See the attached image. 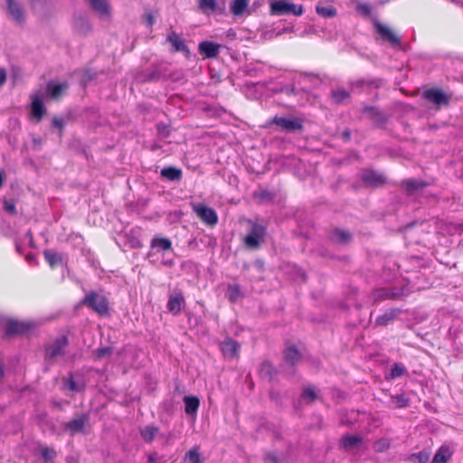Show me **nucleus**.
<instances>
[{"label":"nucleus","instance_id":"nucleus-1","mask_svg":"<svg viewBox=\"0 0 463 463\" xmlns=\"http://www.w3.org/2000/svg\"><path fill=\"white\" fill-rule=\"evenodd\" d=\"M304 8L301 5H296L288 0H270L269 13L271 15L279 16L294 14L299 16L303 14Z\"/></svg>","mask_w":463,"mask_h":463},{"label":"nucleus","instance_id":"nucleus-2","mask_svg":"<svg viewBox=\"0 0 463 463\" xmlns=\"http://www.w3.org/2000/svg\"><path fill=\"white\" fill-rule=\"evenodd\" d=\"M250 228L249 233L244 238V244L249 249H258L264 241L266 235V227L260 223L250 222Z\"/></svg>","mask_w":463,"mask_h":463},{"label":"nucleus","instance_id":"nucleus-3","mask_svg":"<svg viewBox=\"0 0 463 463\" xmlns=\"http://www.w3.org/2000/svg\"><path fill=\"white\" fill-rule=\"evenodd\" d=\"M34 326L30 321H20L14 318L5 317L3 328L6 335H21L28 332Z\"/></svg>","mask_w":463,"mask_h":463},{"label":"nucleus","instance_id":"nucleus-4","mask_svg":"<svg viewBox=\"0 0 463 463\" xmlns=\"http://www.w3.org/2000/svg\"><path fill=\"white\" fill-rule=\"evenodd\" d=\"M191 207L197 217L206 225L214 226L218 222V216L213 209L203 203H192Z\"/></svg>","mask_w":463,"mask_h":463},{"label":"nucleus","instance_id":"nucleus-5","mask_svg":"<svg viewBox=\"0 0 463 463\" xmlns=\"http://www.w3.org/2000/svg\"><path fill=\"white\" fill-rule=\"evenodd\" d=\"M82 302L100 315L108 312V301L102 295L91 292L84 298Z\"/></svg>","mask_w":463,"mask_h":463},{"label":"nucleus","instance_id":"nucleus-6","mask_svg":"<svg viewBox=\"0 0 463 463\" xmlns=\"http://www.w3.org/2000/svg\"><path fill=\"white\" fill-rule=\"evenodd\" d=\"M271 123L275 124L280 130L294 132L302 129V121L299 118L289 117H274Z\"/></svg>","mask_w":463,"mask_h":463},{"label":"nucleus","instance_id":"nucleus-7","mask_svg":"<svg viewBox=\"0 0 463 463\" xmlns=\"http://www.w3.org/2000/svg\"><path fill=\"white\" fill-rule=\"evenodd\" d=\"M6 10L9 17L17 24L25 21V13L22 5L16 0H5Z\"/></svg>","mask_w":463,"mask_h":463},{"label":"nucleus","instance_id":"nucleus-8","mask_svg":"<svg viewBox=\"0 0 463 463\" xmlns=\"http://www.w3.org/2000/svg\"><path fill=\"white\" fill-rule=\"evenodd\" d=\"M422 97L436 106L446 105L449 98L439 89H429L422 93Z\"/></svg>","mask_w":463,"mask_h":463},{"label":"nucleus","instance_id":"nucleus-9","mask_svg":"<svg viewBox=\"0 0 463 463\" xmlns=\"http://www.w3.org/2000/svg\"><path fill=\"white\" fill-rule=\"evenodd\" d=\"M68 340L66 336L59 337L53 344L49 345L46 349V358L56 359L64 354V349L67 346Z\"/></svg>","mask_w":463,"mask_h":463},{"label":"nucleus","instance_id":"nucleus-10","mask_svg":"<svg viewBox=\"0 0 463 463\" xmlns=\"http://www.w3.org/2000/svg\"><path fill=\"white\" fill-rule=\"evenodd\" d=\"M375 28L380 36L392 46L400 45V38L394 33V32L387 25L381 23L375 24Z\"/></svg>","mask_w":463,"mask_h":463},{"label":"nucleus","instance_id":"nucleus-11","mask_svg":"<svg viewBox=\"0 0 463 463\" xmlns=\"http://www.w3.org/2000/svg\"><path fill=\"white\" fill-rule=\"evenodd\" d=\"M221 350L225 358L234 359L239 356L240 344L232 338H226L221 344Z\"/></svg>","mask_w":463,"mask_h":463},{"label":"nucleus","instance_id":"nucleus-12","mask_svg":"<svg viewBox=\"0 0 463 463\" xmlns=\"http://www.w3.org/2000/svg\"><path fill=\"white\" fill-rule=\"evenodd\" d=\"M45 108L43 105V94L42 93H34L32 95V104H31V112L32 116L36 118V121L39 122L43 116L45 114Z\"/></svg>","mask_w":463,"mask_h":463},{"label":"nucleus","instance_id":"nucleus-13","mask_svg":"<svg viewBox=\"0 0 463 463\" xmlns=\"http://www.w3.org/2000/svg\"><path fill=\"white\" fill-rule=\"evenodd\" d=\"M221 45L210 41H203L199 43V52L204 56V58L212 59L216 58L220 53Z\"/></svg>","mask_w":463,"mask_h":463},{"label":"nucleus","instance_id":"nucleus-14","mask_svg":"<svg viewBox=\"0 0 463 463\" xmlns=\"http://www.w3.org/2000/svg\"><path fill=\"white\" fill-rule=\"evenodd\" d=\"M184 304V298L180 291H175L170 294L167 302V309L173 315L180 313L183 305Z\"/></svg>","mask_w":463,"mask_h":463},{"label":"nucleus","instance_id":"nucleus-15","mask_svg":"<svg viewBox=\"0 0 463 463\" xmlns=\"http://www.w3.org/2000/svg\"><path fill=\"white\" fill-rule=\"evenodd\" d=\"M89 418L86 415L73 419L65 424V430L68 431L71 436L82 432Z\"/></svg>","mask_w":463,"mask_h":463},{"label":"nucleus","instance_id":"nucleus-16","mask_svg":"<svg viewBox=\"0 0 463 463\" xmlns=\"http://www.w3.org/2000/svg\"><path fill=\"white\" fill-rule=\"evenodd\" d=\"M72 25L75 32L81 35H85L91 31V24L89 19L83 14L74 15Z\"/></svg>","mask_w":463,"mask_h":463},{"label":"nucleus","instance_id":"nucleus-17","mask_svg":"<svg viewBox=\"0 0 463 463\" xmlns=\"http://www.w3.org/2000/svg\"><path fill=\"white\" fill-rule=\"evenodd\" d=\"M166 40L171 43L175 51L183 52L186 54L189 53V50L185 45L184 41L175 31H171L167 34Z\"/></svg>","mask_w":463,"mask_h":463},{"label":"nucleus","instance_id":"nucleus-18","mask_svg":"<svg viewBox=\"0 0 463 463\" xmlns=\"http://www.w3.org/2000/svg\"><path fill=\"white\" fill-rule=\"evenodd\" d=\"M363 181L370 186H377L384 182V176L375 171L366 170L362 175Z\"/></svg>","mask_w":463,"mask_h":463},{"label":"nucleus","instance_id":"nucleus-19","mask_svg":"<svg viewBox=\"0 0 463 463\" xmlns=\"http://www.w3.org/2000/svg\"><path fill=\"white\" fill-rule=\"evenodd\" d=\"M89 2L101 18H107L110 15V6L107 0H89Z\"/></svg>","mask_w":463,"mask_h":463},{"label":"nucleus","instance_id":"nucleus-20","mask_svg":"<svg viewBox=\"0 0 463 463\" xmlns=\"http://www.w3.org/2000/svg\"><path fill=\"white\" fill-rule=\"evenodd\" d=\"M451 456V449L447 445H442L434 455L431 463H447Z\"/></svg>","mask_w":463,"mask_h":463},{"label":"nucleus","instance_id":"nucleus-21","mask_svg":"<svg viewBox=\"0 0 463 463\" xmlns=\"http://www.w3.org/2000/svg\"><path fill=\"white\" fill-rule=\"evenodd\" d=\"M400 314V309L398 308H392L383 315L379 316L376 320L375 324L377 326H387L390 322L393 321Z\"/></svg>","mask_w":463,"mask_h":463},{"label":"nucleus","instance_id":"nucleus-22","mask_svg":"<svg viewBox=\"0 0 463 463\" xmlns=\"http://www.w3.org/2000/svg\"><path fill=\"white\" fill-rule=\"evenodd\" d=\"M249 0H232L230 4L231 13L234 16L242 15L248 9Z\"/></svg>","mask_w":463,"mask_h":463},{"label":"nucleus","instance_id":"nucleus-23","mask_svg":"<svg viewBox=\"0 0 463 463\" xmlns=\"http://www.w3.org/2000/svg\"><path fill=\"white\" fill-rule=\"evenodd\" d=\"M388 406L392 409L405 408L409 406V398L404 393L392 395Z\"/></svg>","mask_w":463,"mask_h":463},{"label":"nucleus","instance_id":"nucleus-24","mask_svg":"<svg viewBox=\"0 0 463 463\" xmlns=\"http://www.w3.org/2000/svg\"><path fill=\"white\" fill-rule=\"evenodd\" d=\"M184 402L185 405V413L186 414H195L199 405L200 401L196 396H185L184 398Z\"/></svg>","mask_w":463,"mask_h":463},{"label":"nucleus","instance_id":"nucleus-25","mask_svg":"<svg viewBox=\"0 0 463 463\" xmlns=\"http://www.w3.org/2000/svg\"><path fill=\"white\" fill-rule=\"evenodd\" d=\"M362 442L361 437L357 435H346L342 438L341 445L345 449H352L358 447Z\"/></svg>","mask_w":463,"mask_h":463},{"label":"nucleus","instance_id":"nucleus-26","mask_svg":"<svg viewBox=\"0 0 463 463\" xmlns=\"http://www.w3.org/2000/svg\"><path fill=\"white\" fill-rule=\"evenodd\" d=\"M151 248L160 250H170L172 249V242L167 238L156 237L151 241Z\"/></svg>","mask_w":463,"mask_h":463},{"label":"nucleus","instance_id":"nucleus-27","mask_svg":"<svg viewBox=\"0 0 463 463\" xmlns=\"http://www.w3.org/2000/svg\"><path fill=\"white\" fill-rule=\"evenodd\" d=\"M67 89H68L67 83H61V84L49 83L47 85V91H48L49 95L53 99H58L59 97H61Z\"/></svg>","mask_w":463,"mask_h":463},{"label":"nucleus","instance_id":"nucleus-28","mask_svg":"<svg viewBox=\"0 0 463 463\" xmlns=\"http://www.w3.org/2000/svg\"><path fill=\"white\" fill-rule=\"evenodd\" d=\"M316 12L322 17L332 18L337 14V10L332 5H317Z\"/></svg>","mask_w":463,"mask_h":463},{"label":"nucleus","instance_id":"nucleus-29","mask_svg":"<svg viewBox=\"0 0 463 463\" xmlns=\"http://www.w3.org/2000/svg\"><path fill=\"white\" fill-rule=\"evenodd\" d=\"M161 175L167 180H179L182 176V171L175 167H165L161 170Z\"/></svg>","mask_w":463,"mask_h":463},{"label":"nucleus","instance_id":"nucleus-30","mask_svg":"<svg viewBox=\"0 0 463 463\" xmlns=\"http://www.w3.org/2000/svg\"><path fill=\"white\" fill-rule=\"evenodd\" d=\"M158 433V428L148 425L141 430V437L146 442H152Z\"/></svg>","mask_w":463,"mask_h":463},{"label":"nucleus","instance_id":"nucleus-31","mask_svg":"<svg viewBox=\"0 0 463 463\" xmlns=\"http://www.w3.org/2000/svg\"><path fill=\"white\" fill-rule=\"evenodd\" d=\"M402 185L408 194H413L414 192L421 189L425 184L421 181L408 179L402 182Z\"/></svg>","mask_w":463,"mask_h":463},{"label":"nucleus","instance_id":"nucleus-32","mask_svg":"<svg viewBox=\"0 0 463 463\" xmlns=\"http://www.w3.org/2000/svg\"><path fill=\"white\" fill-rule=\"evenodd\" d=\"M300 358L299 352L295 346H288L285 350V361L289 364H295Z\"/></svg>","mask_w":463,"mask_h":463},{"label":"nucleus","instance_id":"nucleus-33","mask_svg":"<svg viewBox=\"0 0 463 463\" xmlns=\"http://www.w3.org/2000/svg\"><path fill=\"white\" fill-rule=\"evenodd\" d=\"M44 258L52 268L61 262V255L51 250L44 251Z\"/></svg>","mask_w":463,"mask_h":463},{"label":"nucleus","instance_id":"nucleus-34","mask_svg":"<svg viewBox=\"0 0 463 463\" xmlns=\"http://www.w3.org/2000/svg\"><path fill=\"white\" fill-rule=\"evenodd\" d=\"M241 297V291L238 285L230 284L227 288V298L231 302H236Z\"/></svg>","mask_w":463,"mask_h":463},{"label":"nucleus","instance_id":"nucleus-35","mask_svg":"<svg viewBox=\"0 0 463 463\" xmlns=\"http://www.w3.org/2000/svg\"><path fill=\"white\" fill-rule=\"evenodd\" d=\"M66 387L72 392H81L85 388V383L81 380H75L72 376L67 380Z\"/></svg>","mask_w":463,"mask_h":463},{"label":"nucleus","instance_id":"nucleus-36","mask_svg":"<svg viewBox=\"0 0 463 463\" xmlns=\"http://www.w3.org/2000/svg\"><path fill=\"white\" fill-rule=\"evenodd\" d=\"M317 398L315 389L308 387L303 391L301 401L307 404L311 403Z\"/></svg>","mask_w":463,"mask_h":463},{"label":"nucleus","instance_id":"nucleus-37","mask_svg":"<svg viewBox=\"0 0 463 463\" xmlns=\"http://www.w3.org/2000/svg\"><path fill=\"white\" fill-rule=\"evenodd\" d=\"M185 458L188 459L190 463H203L198 447H194L191 449L185 454Z\"/></svg>","mask_w":463,"mask_h":463},{"label":"nucleus","instance_id":"nucleus-38","mask_svg":"<svg viewBox=\"0 0 463 463\" xmlns=\"http://www.w3.org/2000/svg\"><path fill=\"white\" fill-rule=\"evenodd\" d=\"M199 7L203 13H207L208 11L213 12L216 9V1L215 0H200Z\"/></svg>","mask_w":463,"mask_h":463},{"label":"nucleus","instance_id":"nucleus-39","mask_svg":"<svg viewBox=\"0 0 463 463\" xmlns=\"http://www.w3.org/2000/svg\"><path fill=\"white\" fill-rule=\"evenodd\" d=\"M350 233L345 231L336 230L333 234V239L336 242L345 243L350 240Z\"/></svg>","mask_w":463,"mask_h":463},{"label":"nucleus","instance_id":"nucleus-40","mask_svg":"<svg viewBox=\"0 0 463 463\" xmlns=\"http://www.w3.org/2000/svg\"><path fill=\"white\" fill-rule=\"evenodd\" d=\"M430 458V454L426 451H420L411 456V463H426Z\"/></svg>","mask_w":463,"mask_h":463},{"label":"nucleus","instance_id":"nucleus-41","mask_svg":"<svg viewBox=\"0 0 463 463\" xmlns=\"http://www.w3.org/2000/svg\"><path fill=\"white\" fill-rule=\"evenodd\" d=\"M332 97L335 102L341 103L349 97V94L344 89H337L333 91Z\"/></svg>","mask_w":463,"mask_h":463},{"label":"nucleus","instance_id":"nucleus-42","mask_svg":"<svg viewBox=\"0 0 463 463\" xmlns=\"http://www.w3.org/2000/svg\"><path fill=\"white\" fill-rule=\"evenodd\" d=\"M390 445L391 442L388 439H381L374 443L373 449L377 452H383L390 448Z\"/></svg>","mask_w":463,"mask_h":463},{"label":"nucleus","instance_id":"nucleus-43","mask_svg":"<svg viewBox=\"0 0 463 463\" xmlns=\"http://www.w3.org/2000/svg\"><path fill=\"white\" fill-rule=\"evenodd\" d=\"M406 370L403 365L396 364L393 365V367L391 370L390 378L395 379L398 377H401L405 373Z\"/></svg>","mask_w":463,"mask_h":463},{"label":"nucleus","instance_id":"nucleus-44","mask_svg":"<svg viewBox=\"0 0 463 463\" xmlns=\"http://www.w3.org/2000/svg\"><path fill=\"white\" fill-rule=\"evenodd\" d=\"M273 371H274L273 366L271 365V364H269L268 362L263 363L260 369V374L264 377H269V378L272 377Z\"/></svg>","mask_w":463,"mask_h":463},{"label":"nucleus","instance_id":"nucleus-45","mask_svg":"<svg viewBox=\"0 0 463 463\" xmlns=\"http://www.w3.org/2000/svg\"><path fill=\"white\" fill-rule=\"evenodd\" d=\"M56 456V452L52 449H50V448H43L42 449V457L46 460V461H51Z\"/></svg>","mask_w":463,"mask_h":463},{"label":"nucleus","instance_id":"nucleus-46","mask_svg":"<svg viewBox=\"0 0 463 463\" xmlns=\"http://www.w3.org/2000/svg\"><path fill=\"white\" fill-rule=\"evenodd\" d=\"M378 297L383 298H397L399 296L398 293L395 292H390L386 289H381L377 292Z\"/></svg>","mask_w":463,"mask_h":463},{"label":"nucleus","instance_id":"nucleus-47","mask_svg":"<svg viewBox=\"0 0 463 463\" xmlns=\"http://www.w3.org/2000/svg\"><path fill=\"white\" fill-rule=\"evenodd\" d=\"M95 354L98 358H103L111 354V348L110 347L99 348L95 351Z\"/></svg>","mask_w":463,"mask_h":463},{"label":"nucleus","instance_id":"nucleus-48","mask_svg":"<svg viewBox=\"0 0 463 463\" xmlns=\"http://www.w3.org/2000/svg\"><path fill=\"white\" fill-rule=\"evenodd\" d=\"M4 209L11 214H14L16 212L15 204L13 202H9V201H5Z\"/></svg>","mask_w":463,"mask_h":463},{"label":"nucleus","instance_id":"nucleus-49","mask_svg":"<svg viewBox=\"0 0 463 463\" xmlns=\"http://www.w3.org/2000/svg\"><path fill=\"white\" fill-rule=\"evenodd\" d=\"M143 19L147 26L151 27L155 24V17L151 13H146L143 15Z\"/></svg>","mask_w":463,"mask_h":463},{"label":"nucleus","instance_id":"nucleus-50","mask_svg":"<svg viewBox=\"0 0 463 463\" xmlns=\"http://www.w3.org/2000/svg\"><path fill=\"white\" fill-rule=\"evenodd\" d=\"M357 10L360 11L361 13H363L365 15H368L371 13V7L367 4H359L357 5Z\"/></svg>","mask_w":463,"mask_h":463},{"label":"nucleus","instance_id":"nucleus-51","mask_svg":"<svg viewBox=\"0 0 463 463\" xmlns=\"http://www.w3.org/2000/svg\"><path fill=\"white\" fill-rule=\"evenodd\" d=\"M52 126L60 130L63 128L64 122L63 119L58 117H54L52 118Z\"/></svg>","mask_w":463,"mask_h":463},{"label":"nucleus","instance_id":"nucleus-52","mask_svg":"<svg viewBox=\"0 0 463 463\" xmlns=\"http://www.w3.org/2000/svg\"><path fill=\"white\" fill-rule=\"evenodd\" d=\"M266 460L270 463H279V459L274 453H269L266 457Z\"/></svg>","mask_w":463,"mask_h":463},{"label":"nucleus","instance_id":"nucleus-53","mask_svg":"<svg viewBox=\"0 0 463 463\" xmlns=\"http://www.w3.org/2000/svg\"><path fill=\"white\" fill-rule=\"evenodd\" d=\"M6 80V71L5 69L0 68V87L5 84Z\"/></svg>","mask_w":463,"mask_h":463},{"label":"nucleus","instance_id":"nucleus-54","mask_svg":"<svg viewBox=\"0 0 463 463\" xmlns=\"http://www.w3.org/2000/svg\"><path fill=\"white\" fill-rule=\"evenodd\" d=\"M5 316L0 315V326L3 327L5 322Z\"/></svg>","mask_w":463,"mask_h":463},{"label":"nucleus","instance_id":"nucleus-55","mask_svg":"<svg viewBox=\"0 0 463 463\" xmlns=\"http://www.w3.org/2000/svg\"><path fill=\"white\" fill-rule=\"evenodd\" d=\"M3 183H4V176H3V174L0 172V188L3 185Z\"/></svg>","mask_w":463,"mask_h":463},{"label":"nucleus","instance_id":"nucleus-56","mask_svg":"<svg viewBox=\"0 0 463 463\" xmlns=\"http://www.w3.org/2000/svg\"><path fill=\"white\" fill-rule=\"evenodd\" d=\"M3 375H4V370H3L2 365H0V379L3 377Z\"/></svg>","mask_w":463,"mask_h":463},{"label":"nucleus","instance_id":"nucleus-57","mask_svg":"<svg viewBox=\"0 0 463 463\" xmlns=\"http://www.w3.org/2000/svg\"><path fill=\"white\" fill-rule=\"evenodd\" d=\"M40 142H41V141H40L39 139L33 138V143H35V144H36V143H37V144H40Z\"/></svg>","mask_w":463,"mask_h":463}]
</instances>
